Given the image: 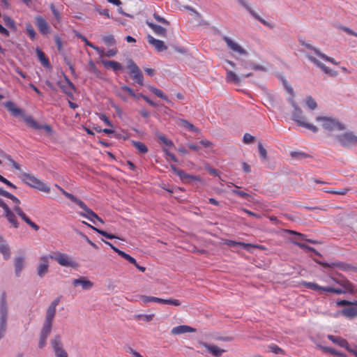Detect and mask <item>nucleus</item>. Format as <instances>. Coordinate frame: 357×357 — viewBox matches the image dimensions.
<instances>
[{"mask_svg": "<svg viewBox=\"0 0 357 357\" xmlns=\"http://www.w3.org/2000/svg\"><path fill=\"white\" fill-rule=\"evenodd\" d=\"M61 296L55 298L46 310L45 319L40 333L38 347L43 349L46 346V341L52 329L53 320L56 314V307L59 304Z\"/></svg>", "mask_w": 357, "mask_h": 357, "instance_id": "1", "label": "nucleus"}, {"mask_svg": "<svg viewBox=\"0 0 357 357\" xmlns=\"http://www.w3.org/2000/svg\"><path fill=\"white\" fill-rule=\"evenodd\" d=\"M5 107L10 111L14 116H22L24 122L31 128L34 130H44L47 134L51 135L53 132L51 126L45 124H39L31 116L24 114L22 109L16 107L15 104L12 101H7L4 103Z\"/></svg>", "mask_w": 357, "mask_h": 357, "instance_id": "2", "label": "nucleus"}, {"mask_svg": "<svg viewBox=\"0 0 357 357\" xmlns=\"http://www.w3.org/2000/svg\"><path fill=\"white\" fill-rule=\"evenodd\" d=\"M291 105L294 108V111L292 114V120L294 121L299 126L309 129L314 133L317 132L319 130L318 128L313 124L307 123L305 121L306 119L303 115L302 109L296 105L294 100H291Z\"/></svg>", "mask_w": 357, "mask_h": 357, "instance_id": "3", "label": "nucleus"}, {"mask_svg": "<svg viewBox=\"0 0 357 357\" xmlns=\"http://www.w3.org/2000/svg\"><path fill=\"white\" fill-rule=\"evenodd\" d=\"M8 308L6 301V294L3 292L0 297V340L5 335L7 329V319Z\"/></svg>", "mask_w": 357, "mask_h": 357, "instance_id": "4", "label": "nucleus"}, {"mask_svg": "<svg viewBox=\"0 0 357 357\" xmlns=\"http://www.w3.org/2000/svg\"><path fill=\"white\" fill-rule=\"evenodd\" d=\"M21 175L22 181L29 187L46 193L50 192V187L34 176L25 172L22 173Z\"/></svg>", "mask_w": 357, "mask_h": 357, "instance_id": "5", "label": "nucleus"}, {"mask_svg": "<svg viewBox=\"0 0 357 357\" xmlns=\"http://www.w3.org/2000/svg\"><path fill=\"white\" fill-rule=\"evenodd\" d=\"M316 121H321L323 128L328 132H333L335 130L340 131L346 130L344 124L332 117L318 116L316 117Z\"/></svg>", "mask_w": 357, "mask_h": 357, "instance_id": "6", "label": "nucleus"}, {"mask_svg": "<svg viewBox=\"0 0 357 357\" xmlns=\"http://www.w3.org/2000/svg\"><path fill=\"white\" fill-rule=\"evenodd\" d=\"M314 261L321 265L324 268H338L340 270L342 271H353L354 273H357V267L352 266L351 264L340 261H335L332 263H327L322 261H320L317 259H314Z\"/></svg>", "mask_w": 357, "mask_h": 357, "instance_id": "7", "label": "nucleus"}, {"mask_svg": "<svg viewBox=\"0 0 357 357\" xmlns=\"http://www.w3.org/2000/svg\"><path fill=\"white\" fill-rule=\"evenodd\" d=\"M330 278L336 284L342 287L344 289H347L349 293L354 294L357 293V290L354 289V285L351 283L346 277H344L342 273H334L333 275H330Z\"/></svg>", "mask_w": 357, "mask_h": 357, "instance_id": "8", "label": "nucleus"}, {"mask_svg": "<svg viewBox=\"0 0 357 357\" xmlns=\"http://www.w3.org/2000/svg\"><path fill=\"white\" fill-rule=\"evenodd\" d=\"M170 168L173 173L178 176L184 183L192 184L195 181H201V178L199 176L189 174L174 165H170Z\"/></svg>", "mask_w": 357, "mask_h": 357, "instance_id": "9", "label": "nucleus"}, {"mask_svg": "<svg viewBox=\"0 0 357 357\" xmlns=\"http://www.w3.org/2000/svg\"><path fill=\"white\" fill-rule=\"evenodd\" d=\"M127 68L132 79L140 86L144 85V76L138 66L132 59L128 61Z\"/></svg>", "mask_w": 357, "mask_h": 357, "instance_id": "10", "label": "nucleus"}, {"mask_svg": "<svg viewBox=\"0 0 357 357\" xmlns=\"http://www.w3.org/2000/svg\"><path fill=\"white\" fill-rule=\"evenodd\" d=\"M335 138L344 148H349L357 144V136H356L352 132H347L343 134L337 135Z\"/></svg>", "mask_w": 357, "mask_h": 357, "instance_id": "11", "label": "nucleus"}, {"mask_svg": "<svg viewBox=\"0 0 357 357\" xmlns=\"http://www.w3.org/2000/svg\"><path fill=\"white\" fill-rule=\"evenodd\" d=\"M50 344L56 357H68L67 352L63 348L60 335H54V337L51 339Z\"/></svg>", "mask_w": 357, "mask_h": 357, "instance_id": "12", "label": "nucleus"}, {"mask_svg": "<svg viewBox=\"0 0 357 357\" xmlns=\"http://www.w3.org/2000/svg\"><path fill=\"white\" fill-rule=\"evenodd\" d=\"M49 257L52 259L56 261L59 264L65 267H76L77 266V263L73 261L69 257V256L66 254L58 252L55 255H50Z\"/></svg>", "mask_w": 357, "mask_h": 357, "instance_id": "13", "label": "nucleus"}, {"mask_svg": "<svg viewBox=\"0 0 357 357\" xmlns=\"http://www.w3.org/2000/svg\"><path fill=\"white\" fill-rule=\"evenodd\" d=\"M238 2L243 6L250 13V15L257 20L260 22L264 26L273 29L275 27L274 24L270 23L266 20L261 18L254 10H252L249 5L247 3L245 0H237Z\"/></svg>", "mask_w": 357, "mask_h": 357, "instance_id": "14", "label": "nucleus"}, {"mask_svg": "<svg viewBox=\"0 0 357 357\" xmlns=\"http://www.w3.org/2000/svg\"><path fill=\"white\" fill-rule=\"evenodd\" d=\"M68 197L71 202L76 204L82 209H83L84 212H79V214L81 216L85 217L86 218L89 219L93 211L90 208H89L84 202H82L80 199L77 198L75 195H68Z\"/></svg>", "mask_w": 357, "mask_h": 357, "instance_id": "15", "label": "nucleus"}, {"mask_svg": "<svg viewBox=\"0 0 357 357\" xmlns=\"http://www.w3.org/2000/svg\"><path fill=\"white\" fill-rule=\"evenodd\" d=\"M49 256H43L40 259V262L37 267V274L43 278L49 271Z\"/></svg>", "mask_w": 357, "mask_h": 357, "instance_id": "16", "label": "nucleus"}, {"mask_svg": "<svg viewBox=\"0 0 357 357\" xmlns=\"http://www.w3.org/2000/svg\"><path fill=\"white\" fill-rule=\"evenodd\" d=\"M35 24L42 35L45 36L50 33V26L42 16L38 15L35 17Z\"/></svg>", "mask_w": 357, "mask_h": 357, "instance_id": "17", "label": "nucleus"}, {"mask_svg": "<svg viewBox=\"0 0 357 357\" xmlns=\"http://www.w3.org/2000/svg\"><path fill=\"white\" fill-rule=\"evenodd\" d=\"M301 285L303 286L304 287L307 288V289H311V290H313V291L321 290V291H323L329 292V293H333V294H334V291H335V287H321V286H319L317 283L311 282L303 281V282H301Z\"/></svg>", "mask_w": 357, "mask_h": 357, "instance_id": "18", "label": "nucleus"}, {"mask_svg": "<svg viewBox=\"0 0 357 357\" xmlns=\"http://www.w3.org/2000/svg\"><path fill=\"white\" fill-rule=\"evenodd\" d=\"M222 40L226 43L228 47L232 50L233 51L237 52L241 54L248 55V52L238 44L233 41L229 37L223 36Z\"/></svg>", "mask_w": 357, "mask_h": 357, "instance_id": "19", "label": "nucleus"}, {"mask_svg": "<svg viewBox=\"0 0 357 357\" xmlns=\"http://www.w3.org/2000/svg\"><path fill=\"white\" fill-rule=\"evenodd\" d=\"M307 58L317 66L320 68L326 74H328L331 77H336L337 75V71L330 69L315 57L311 55H307Z\"/></svg>", "mask_w": 357, "mask_h": 357, "instance_id": "20", "label": "nucleus"}, {"mask_svg": "<svg viewBox=\"0 0 357 357\" xmlns=\"http://www.w3.org/2000/svg\"><path fill=\"white\" fill-rule=\"evenodd\" d=\"M13 210L29 226H30L35 231H38L40 229L39 226L31 221V220L24 213L20 206H15L13 208Z\"/></svg>", "mask_w": 357, "mask_h": 357, "instance_id": "21", "label": "nucleus"}, {"mask_svg": "<svg viewBox=\"0 0 357 357\" xmlns=\"http://www.w3.org/2000/svg\"><path fill=\"white\" fill-rule=\"evenodd\" d=\"M146 38L148 43L153 45L157 52H162L167 49V47L165 45L162 40L155 39L150 34H148Z\"/></svg>", "mask_w": 357, "mask_h": 357, "instance_id": "22", "label": "nucleus"}, {"mask_svg": "<svg viewBox=\"0 0 357 357\" xmlns=\"http://www.w3.org/2000/svg\"><path fill=\"white\" fill-rule=\"evenodd\" d=\"M327 337L328 340L334 344L346 349L347 351H351V347L349 344V342L346 339H344L340 336H335L333 335H328Z\"/></svg>", "mask_w": 357, "mask_h": 357, "instance_id": "23", "label": "nucleus"}, {"mask_svg": "<svg viewBox=\"0 0 357 357\" xmlns=\"http://www.w3.org/2000/svg\"><path fill=\"white\" fill-rule=\"evenodd\" d=\"M201 344L206 349L208 352L215 357H220L225 352V349H220L215 344H211L206 342H202Z\"/></svg>", "mask_w": 357, "mask_h": 357, "instance_id": "24", "label": "nucleus"}, {"mask_svg": "<svg viewBox=\"0 0 357 357\" xmlns=\"http://www.w3.org/2000/svg\"><path fill=\"white\" fill-rule=\"evenodd\" d=\"M73 284L74 287L80 285L84 290L91 289L93 286V283L86 279L85 277H79L77 279H74L73 281Z\"/></svg>", "mask_w": 357, "mask_h": 357, "instance_id": "25", "label": "nucleus"}, {"mask_svg": "<svg viewBox=\"0 0 357 357\" xmlns=\"http://www.w3.org/2000/svg\"><path fill=\"white\" fill-rule=\"evenodd\" d=\"M146 23L148 25V26L150 27L156 35L162 37H166L167 33V29L162 27L160 25H158L152 22H149L148 20L146 22Z\"/></svg>", "mask_w": 357, "mask_h": 357, "instance_id": "26", "label": "nucleus"}, {"mask_svg": "<svg viewBox=\"0 0 357 357\" xmlns=\"http://www.w3.org/2000/svg\"><path fill=\"white\" fill-rule=\"evenodd\" d=\"M196 328L190 327L189 326L181 325L174 327L171 331V333L172 335H181L185 333H194L196 332Z\"/></svg>", "mask_w": 357, "mask_h": 357, "instance_id": "27", "label": "nucleus"}, {"mask_svg": "<svg viewBox=\"0 0 357 357\" xmlns=\"http://www.w3.org/2000/svg\"><path fill=\"white\" fill-rule=\"evenodd\" d=\"M102 63L106 68H111L115 73L123 70V66H122V64L116 61L102 60Z\"/></svg>", "mask_w": 357, "mask_h": 357, "instance_id": "28", "label": "nucleus"}, {"mask_svg": "<svg viewBox=\"0 0 357 357\" xmlns=\"http://www.w3.org/2000/svg\"><path fill=\"white\" fill-rule=\"evenodd\" d=\"M36 52L41 64L46 68L51 69L52 65L45 54L39 48L36 49Z\"/></svg>", "mask_w": 357, "mask_h": 357, "instance_id": "29", "label": "nucleus"}, {"mask_svg": "<svg viewBox=\"0 0 357 357\" xmlns=\"http://www.w3.org/2000/svg\"><path fill=\"white\" fill-rule=\"evenodd\" d=\"M226 245L232 248H242L246 250H250L251 248L255 247L254 245L251 243H245L242 242H237L232 240H227L226 242Z\"/></svg>", "mask_w": 357, "mask_h": 357, "instance_id": "30", "label": "nucleus"}, {"mask_svg": "<svg viewBox=\"0 0 357 357\" xmlns=\"http://www.w3.org/2000/svg\"><path fill=\"white\" fill-rule=\"evenodd\" d=\"M0 252L3 255L5 259L10 257V248L1 236H0Z\"/></svg>", "mask_w": 357, "mask_h": 357, "instance_id": "31", "label": "nucleus"}, {"mask_svg": "<svg viewBox=\"0 0 357 357\" xmlns=\"http://www.w3.org/2000/svg\"><path fill=\"white\" fill-rule=\"evenodd\" d=\"M344 308L341 310V314L349 319H353L357 317V307L353 305Z\"/></svg>", "mask_w": 357, "mask_h": 357, "instance_id": "32", "label": "nucleus"}, {"mask_svg": "<svg viewBox=\"0 0 357 357\" xmlns=\"http://www.w3.org/2000/svg\"><path fill=\"white\" fill-rule=\"evenodd\" d=\"M226 81L227 82L234 83L236 85H239L241 84V79L235 73L228 69H226Z\"/></svg>", "mask_w": 357, "mask_h": 357, "instance_id": "33", "label": "nucleus"}, {"mask_svg": "<svg viewBox=\"0 0 357 357\" xmlns=\"http://www.w3.org/2000/svg\"><path fill=\"white\" fill-rule=\"evenodd\" d=\"M5 217L7 220L15 227H19V222L15 213L10 209L5 212Z\"/></svg>", "mask_w": 357, "mask_h": 357, "instance_id": "34", "label": "nucleus"}, {"mask_svg": "<svg viewBox=\"0 0 357 357\" xmlns=\"http://www.w3.org/2000/svg\"><path fill=\"white\" fill-rule=\"evenodd\" d=\"M24 258L22 257H17L15 259V272L17 277H20L22 269L24 268Z\"/></svg>", "mask_w": 357, "mask_h": 357, "instance_id": "35", "label": "nucleus"}, {"mask_svg": "<svg viewBox=\"0 0 357 357\" xmlns=\"http://www.w3.org/2000/svg\"><path fill=\"white\" fill-rule=\"evenodd\" d=\"M149 89L150 90V91H151L153 93H154L156 96L165 100L167 102H168V103L172 102L171 100L168 98V97L160 89H158L153 86H149Z\"/></svg>", "mask_w": 357, "mask_h": 357, "instance_id": "36", "label": "nucleus"}, {"mask_svg": "<svg viewBox=\"0 0 357 357\" xmlns=\"http://www.w3.org/2000/svg\"><path fill=\"white\" fill-rule=\"evenodd\" d=\"M3 20L4 24L6 26H8L10 30H12L13 31H17V26H16L15 22L14 21L13 19H12L10 17H9L8 15H4L3 16Z\"/></svg>", "mask_w": 357, "mask_h": 357, "instance_id": "37", "label": "nucleus"}, {"mask_svg": "<svg viewBox=\"0 0 357 357\" xmlns=\"http://www.w3.org/2000/svg\"><path fill=\"white\" fill-rule=\"evenodd\" d=\"M285 231L289 234L297 236L299 239H301L302 241H305L310 243L316 244L318 243L317 241L305 238V235L303 234H301L300 232H298V231H296L294 230H291V229H287V230H285Z\"/></svg>", "mask_w": 357, "mask_h": 357, "instance_id": "38", "label": "nucleus"}, {"mask_svg": "<svg viewBox=\"0 0 357 357\" xmlns=\"http://www.w3.org/2000/svg\"><path fill=\"white\" fill-rule=\"evenodd\" d=\"M90 228L92 229L93 230L96 231V232H98L99 234L102 235V236L105 237L106 238H108V239H114V238L121 239L120 238L117 237L114 234H112L111 233L107 232L106 231L98 229L96 227L90 226Z\"/></svg>", "mask_w": 357, "mask_h": 357, "instance_id": "39", "label": "nucleus"}, {"mask_svg": "<svg viewBox=\"0 0 357 357\" xmlns=\"http://www.w3.org/2000/svg\"><path fill=\"white\" fill-rule=\"evenodd\" d=\"M290 156L296 160L312 158L310 154L301 151H291Z\"/></svg>", "mask_w": 357, "mask_h": 357, "instance_id": "40", "label": "nucleus"}, {"mask_svg": "<svg viewBox=\"0 0 357 357\" xmlns=\"http://www.w3.org/2000/svg\"><path fill=\"white\" fill-rule=\"evenodd\" d=\"M0 195L11 199L16 204H20V200L17 197H15L11 193L3 190L2 188H0Z\"/></svg>", "mask_w": 357, "mask_h": 357, "instance_id": "41", "label": "nucleus"}, {"mask_svg": "<svg viewBox=\"0 0 357 357\" xmlns=\"http://www.w3.org/2000/svg\"><path fill=\"white\" fill-rule=\"evenodd\" d=\"M155 136L157 137V138L161 141L164 144H165L167 146H169V147H173L174 146V143L172 140L167 139L164 135L157 132L155 133Z\"/></svg>", "mask_w": 357, "mask_h": 357, "instance_id": "42", "label": "nucleus"}, {"mask_svg": "<svg viewBox=\"0 0 357 357\" xmlns=\"http://www.w3.org/2000/svg\"><path fill=\"white\" fill-rule=\"evenodd\" d=\"M141 301L144 303H147L149 302H155L162 304V298L154 297V296H141L140 297Z\"/></svg>", "mask_w": 357, "mask_h": 357, "instance_id": "43", "label": "nucleus"}, {"mask_svg": "<svg viewBox=\"0 0 357 357\" xmlns=\"http://www.w3.org/2000/svg\"><path fill=\"white\" fill-rule=\"evenodd\" d=\"M26 31L31 40H35L36 38V33L31 23H26Z\"/></svg>", "mask_w": 357, "mask_h": 357, "instance_id": "44", "label": "nucleus"}, {"mask_svg": "<svg viewBox=\"0 0 357 357\" xmlns=\"http://www.w3.org/2000/svg\"><path fill=\"white\" fill-rule=\"evenodd\" d=\"M132 144L141 153L144 154L148 152V149L144 143L141 142L132 141Z\"/></svg>", "mask_w": 357, "mask_h": 357, "instance_id": "45", "label": "nucleus"}, {"mask_svg": "<svg viewBox=\"0 0 357 357\" xmlns=\"http://www.w3.org/2000/svg\"><path fill=\"white\" fill-rule=\"evenodd\" d=\"M82 40L84 41L85 44L87 46H89V47L93 48V50H95L101 56H103V54H104V50L102 48H100V47H98L96 46L92 43L89 42L86 38V37H83L82 38Z\"/></svg>", "mask_w": 357, "mask_h": 357, "instance_id": "46", "label": "nucleus"}, {"mask_svg": "<svg viewBox=\"0 0 357 357\" xmlns=\"http://www.w3.org/2000/svg\"><path fill=\"white\" fill-rule=\"evenodd\" d=\"M305 104L307 106V107L311 110H314L317 107V102L311 96H308L306 97Z\"/></svg>", "mask_w": 357, "mask_h": 357, "instance_id": "47", "label": "nucleus"}, {"mask_svg": "<svg viewBox=\"0 0 357 357\" xmlns=\"http://www.w3.org/2000/svg\"><path fill=\"white\" fill-rule=\"evenodd\" d=\"M89 66L90 68L89 71L91 73H93L98 78L101 79L102 77V73L96 68L93 61H90L89 63Z\"/></svg>", "mask_w": 357, "mask_h": 357, "instance_id": "48", "label": "nucleus"}, {"mask_svg": "<svg viewBox=\"0 0 357 357\" xmlns=\"http://www.w3.org/2000/svg\"><path fill=\"white\" fill-rule=\"evenodd\" d=\"M153 317H154L153 314H139L135 315V319L138 320V321L142 320L146 322H149V321H152Z\"/></svg>", "mask_w": 357, "mask_h": 357, "instance_id": "49", "label": "nucleus"}, {"mask_svg": "<svg viewBox=\"0 0 357 357\" xmlns=\"http://www.w3.org/2000/svg\"><path fill=\"white\" fill-rule=\"evenodd\" d=\"M102 40L105 43V44L107 46H114L116 45V43L113 35H107L103 36Z\"/></svg>", "mask_w": 357, "mask_h": 357, "instance_id": "50", "label": "nucleus"}, {"mask_svg": "<svg viewBox=\"0 0 357 357\" xmlns=\"http://www.w3.org/2000/svg\"><path fill=\"white\" fill-rule=\"evenodd\" d=\"M181 123H182V125L184 127L187 128L190 131L195 132L196 133H199V131H200L199 128L195 127L193 124H192L191 123H190L187 120L182 119L181 120Z\"/></svg>", "mask_w": 357, "mask_h": 357, "instance_id": "51", "label": "nucleus"}, {"mask_svg": "<svg viewBox=\"0 0 357 357\" xmlns=\"http://www.w3.org/2000/svg\"><path fill=\"white\" fill-rule=\"evenodd\" d=\"M258 151L260 155V158L262 160H267V151L266 149L264 147L261 142L258 143Z\"/></svg>", "mask_w": 357, "mask_h": 357, "instance_id": "52", "label": "nucleus"}, {"mask_svg": "<svg viewBox=\"0 0 357 357\" xmlns=\"http://www.w3.org/2000/svg\"><path fill=\"white\" fill-rule=\"evenodd\" d=\"M50 10L56 19V20L59 23L61 20V16L59 11L56 8L54 3H51L50 6Z\"/></svg>", "mask_w": 357, "mask_h": 357, "instance_id": "53", "label": "nucleus"}, {"mask_svg": "<svg viewBox=\"0 0 357 357\" xmlns=\"http://www.w3.org/2000/svg\"><path fill=\"white\" fill-rule=\"evenodd\" d=\"M231 192L236 195H238L248 201L250 200L251 195L248 194L247 192H245L243 191L238 190H232Z\"/></svg>", "mask_w": 357, "mask_h": 357, "instance_id": "54", "label": "nucleus"}, {"mask_svg": "<svg viewBox=\"0 0 357 357\" xmlns=\"http://www.w3.org/2000/svg\"><path fill=\"white\" fill-rule=\"evenodd\" d=\"M337 28L339 30L343 31L344 32H345L346 33H347L349 35H351V36L357 37V33L355 32L354 31H353L352 29H351L349 27L340 24L337 26Z\"/></svg>", "mask_w": 357, "mask_h": 357, "instance_id": "55", "label": "nucleus"}, {"mask_svg": "<svg viewBox=\"0 0 357 357\" xmlns=\"http://www.w3.org/2000/svg\"><path fill=\"white\" fill-rule=\"evenodd\" d=\"M282 84L285 90L288 93H289L291 96L294 95V91L293 88L289 84L288 82L285 78L282 79Z\"/></svg>", "mask_w": 357, "mask_h": 357, "instance_id": "56", "label": "nucleus"}, {"mask_svg": "<svg viewBox=\"0 0 357 357\" xmlns=\"http://www.w3.org/2000/svg\"><path fill=\"white\" fill-rule=\"evenodd\" d=\"M317 56L321 57V59L327 61L333 64L337 65L338 63L332 57L328 56L327 55L321 53V52H317Z\"/></svg>", "mask_w": 357, "mask_h": 357, "instance_id": "57", "label": "nucleus"}, {"mask_svg": "<svg viewBox=\"0 0 357 357\" xmlns=\"http://www.w3.org/2000/svg\"><path fill=\"white\" fill-rule=\"evenodd\" d=\"M255 140H256V137L251 135L249 133H245L243 135V142L245 144H251V143L255 142Z\"/></svg>", "mask_w": 357, "mask_h": 357, "instance_id": "58", "label": "nucleus"}, {"mask_svg": "<svg viewBox=\"0 0 357 357\" xmlns=\"http://www.w3.org/2000/svg\"><path fill=\"white\" fill-rule=\"evenodd\" d=\"M162 304H167V305H172L174 306H179L181 305V302L178 300L169 298V299H163L162 298Z\"/></svg>", "mask_w": 357, "mask_h": 357, "instance_id": "59", "label": "nucleus"}, {"mask_svg": "<svg viewBox=\"0 0 357 357\" xmlns=\"http://www.w3.org/2000/svg\"><path fill=\"white\" fill-rule=\"evenodd\" d=\"M153 16L157 22L166 24L167 26L170 25V22L168 20L160 16L157 13H154Z\"/></svg>", "mask_w": 357, "mask_h": 357, "instance_id": "60", "label": "nucleus"}, {"mask_svg": "<svg viewBox=\"0 0 357 357\" xmlns=\"http://www.w3.org/2000/svg\"><path fill=\"white\" fill-rule=\"evenodd\" d=\"M299 43L305 46L306 48H307L308 50H312L314 52V53L317 55V52H320L318 49H317L316 47H313L312 45L305 42L303 39H299Z\"/></svg>", "mask_w": 357, "mask_h": 357, "instance_id": "61", "label": "nucleus"}, {"mask_svg": "<svg viewBox=\"0 0 357 357\" xmlns=\"http://www.w3.org/2000/svg\"><path fill=\"white\" fill-rule=\"evenodd\" d=\"M54 41L56 45V47L58 51L61 53L63 52V45H62V41L61 39L59 36H54Z\"/></svg>", "mask_w": 357, "mask_h": 357, "instance_id": "62", "label": "nucleus"}, {"mask_svg": "<svg viewBox=\"0 0 357 357\" xmlns=\"http://www.w3.org/2000/svg\"><path fill=\"white\" fill-rule=\"evenodd\" d=\"M321 349L325 352V353H328V354H331L333 356H336L338 353V351L332 348V347H321Z\"/></svg>", "mask_w": 357, "mask_h": 357, "instance_id": "63", "label": "nucleus"}, {"mask_svg": "<svg viewBox=\"0 0 357 357\" xmlns=\"http://www.w3.org/2000/svg\"><path fill=\"white\" fill-rule=\"evenodd\" d=\"M269 348L272 352L276 354H284L283 349L275 344H271Z\"/></svg>", "mask_w": 357, "mask_h": 357, "instance_id": "64", "label": "nucleus"}]
</instances>
